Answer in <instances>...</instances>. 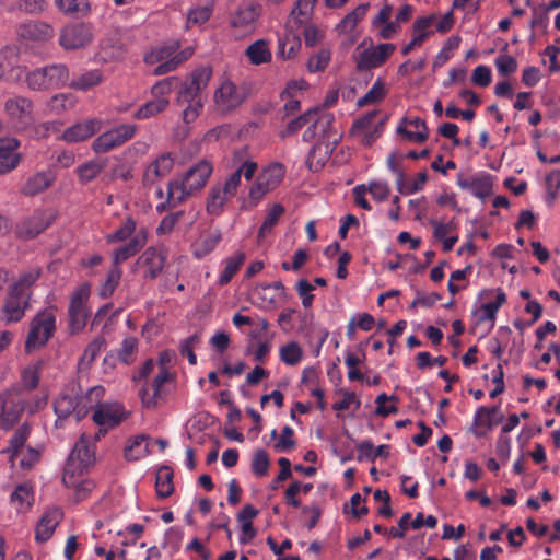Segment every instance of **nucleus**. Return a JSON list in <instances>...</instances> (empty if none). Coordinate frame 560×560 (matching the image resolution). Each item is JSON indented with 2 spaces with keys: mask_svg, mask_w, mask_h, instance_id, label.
Wrapping results in <instances>:
<instances>
[{
  "mask_svg": "<svg viewBox=\"0 0 560 560\" xmlns=\"http://www.w3.org/2000/svg\"><path fill=\"white\" fill-rule=\"evenodd\" d=\"M213 98L218 110L230 113L246 100V92L244 88L237 86L229 79H224L215 90Z\"/></svg>",
  "mask_w": 560,
  "mask_h": 560,
  "instance_id": "obj_10",
  "label": "nucleus"
},
{
  "mask_svg": "<svg viewBox=\"0 0 560 560\" xmlns=\"http://www.w3.org/2000/svg\"><path fill=\"white\" fill-rule=\"evenodd\" d=\"M498 412V406L479 407L474 417V425L476 427V429L474 430V434L478 438L485 436L487 430L491 429L495 423L501 422L503 420L502 415L497 420H494V416Z\"/></svg>",
  "mask_w": 560,
  "mask_h": 560,
  "instance_id": "obj_24",
  "label": "nucleus"
},
{
  "mask_svg": "<svg viewBox=\"0 0 560 560\" xmlns=\"http://www.w3.org/2000/svg\"><path fill=\"white\" fill-rule=\"evenodd\" d=\"M34 500L33 488L27 483L19 485L11 494V502L19 512L28 510Z\"/></svg>",
  "mask_w": 560,
  "mask_h": 560,
  "instance_id": "obj_42",
  "label": "nucleus"
},
{
  "mask_svg": "<svg viewBox=\"0 0 560 560\" xmlns=\"http://www.w3.org/2000/svg\"><path fill=\"white\" fill-rule=\"evenodd\" d=\"M80 477L81 476H72L71 482L63 481L66 487L74 489L77 501L85 500L95 488L94 481L89 479L81 480Z\"/></svg>",
  "mask_w": 560,
  "mask_h": 560,
  "instance_id": "obj_58",
  "label": "nucleus"
},
{
  "mask_svg": "<svg viewBox=\"0 0 560 560\" xmlns=\"http://www.w3.org/2000/svg\"><path fill=\"white\" fill-rule=\"evenodd\" d=\"M42 68L45 72L46 82L48 84L49 90L60 89L68 85L70 79V71L67 65L51 63Z\"/></svg>",
  "mask_w": 560,
  "mask_h": 560,
  "instance_id": "obj_33",
  "label": "nucleus"
},
{
  "mask_svg": "<svg viewBox=\"0 0 560 560\" xmlns=\"http://www.w3.org/2000/svg\"><path fill=\"white\" fill-rule=\"evenodd\" d=\"M285 174V170L280 163H271L265 167L257 178L268 186L271 190L276 189L282 182Z\"/></svg>",
  "mask_w": 560,
  "mask_h": 560,
  "instance_id": "obj_39",
  "label": "nucleus"
},
{
  "mask_svg": "<svg viewBox=\"0 0 560 560\" xmlns=\"http://www.w3.org/2000/svg\"><path fill=\"white\" fill-rule=\"evenodd\" d=\"M236 176L226 178L223 184L213 185L208 194L206 209L211 215H219L223 212L224 206L231 200L237 191Z\"/></svg>",
  "mask_w": 560,
  "mask_h": 560,
  "instance_id": "obj_12",
  "label": "nucleus"
},
{
  "mask_svg": "<svg viewBox=\"0 0 560 560\" xmlns=\"http://www.w3.org/2000/svg\"><path fill=\"white\" fill-rule=\"evenodd\" d=\"M122 270L120 267L113 266L107 273L105 282L100 288V296L107 299L113 295L121 279Z\"/></svg>",
  "mask_w": 560,
  "mask_h": 560,
  "instance_id": "obj_57",
  "label": "nucleus"
},
{
  "mask_svg": "<svg viewBox=\"0 0 560 560\" xmlns=\"http://www.w3.org/2000/svg\"><path fill=\"white\" fill-rule=\"evenodd\" d=\"M137 129L138 127L135 124H122L109 129L94 139L92 150L102 154L121 147L135 137Z\"/></svg>",
  "mask_w": 560,
  "mask_h": 560,
  "instance_id": "obj_7",
  "label": "nucleus"
},
{
  "mask_svg": "<svg viewBox=\"0 0 560 560\" xmlns=\"http://www.w3.org/2000/svg\"><path fill=\"white\" fill-rule=\"evenodd\" d=\"M62 518L60 509H50L40 517L35 530V538L37 541H47L54 534L56 526Z\"/></svg>",
  "mask_w": 560,
  "mask_h": 560,
  "instance_id": "obj_25",
  "label": "nucleus"
},
{
  "mask_svg": "<svg viewBox=\"0 0 560 560\" xmlns=\"http://www.w3.org/2000/svg\"><path fill=\"white\" fill-rule=\"evenodd\" d=\"M33 102L25 96H13L4 102V113L15 128L25 129L33 121Z\"/></svg>",
  "mask_w": 560,
  "mask_h": 560,
  "instance_id": "obj_11",
  "label": "nucleus"
},
{
  "mask_svg": "<svg viewBox=\"0 0 560 560\" xmlns=\"http://www.w3.org/2000/svg\"><path fill=\"white\" fill-rule=\"evenodd\" d=\"M20 142L15 138H1L0 139V175L14 170L20 162V156L16 153Z\"/></svg>",
  "mask_w": 560,
  "mask_h": 560,
  "instance_id": "obj_21",
  "label": "nucleus"
},
{
  "mask_svg": "<svg viewBox=\"0 0 560 560\" xmlns=\"http://www.w3.org/2000/svg\"><path fill=\"white\" fill-rule=\"evenodd\" d=\"M54 215L46 210H35L18 223L15 233L19 237L31 240L44 232L52 222Z\"/></svg>",
  "mask_w": 560,
  "mask_h": 560,
  "instance_id": "obj_13",
  "label": "nucleus"
},
{
  "mask_svg": "<svg viewBox=\"0 0 560 560\" xmlns=\"http://www.w3.org/2000/svg\"><path fill=\"white\" fill-rule=\"evenodd\" d=\"M173 469L170 466H161L155 475V490L160 499H166L174 492Z\"/></svg>",
  "mask_w": 560,
  "mask_h": 560,
  "instance_id": "obj_36",
  "label": "nucleus"
},
{
  "mask_svg": "<svg viewBox=\"0 0 560 560\" xmlns=\"http://www.w3.org/2000/svg\"><path fill=\"white\" fill-rule=\"evenodd\" d=\"M90 296V285L83 284L75 290L71 296L68 316H69V331L71 335H77L82 331L86 325L89 317L88 299Z\"/></svg>",
  "mask_w": 560,
  "mask_h": 560,
  "instance_id": "obj_8",
  "label": "nucleus"
},
{
  "mask_svg": "<svg viewBox=\"0 0 560 560\" xmlns=\"http://www.w3.org/2000/svg\"><path fill=\"white\" fill-rule=\"evenodd\" d=\"M129 416L120 402H101L93 412V421L101 427L115 428Z\"/></svg>",
  "mask_w": 560,
  "mask_h": 560,
  "instance_id": "obj_15",
  "label": "nucleus"
},
{
  "mask_svg": "<svg viewBox=\"0 0 560 560\" xmlns=\"http://www.w3.org/2000/svg\"><path fill=\"white\" fill-rule=\"evenodd\" d=\"M428 180L427 172H420L417 174L412 183L406 182V176L396 180V188L402 195H411L422 190L425 182Z\"/></svg>",
  "mask_w": 560,
  "mask_h": 560,
  "instance_id": "obj_56",
  "label": "nucleus"
},
{
  "mask_svg": "<svg viewBox=\"0 0 560 560\" xmlns=\"http://www.w3.org/2000/svg\"><path fill=\"white\" fill-rule=\"evenodd\" d=\"M174 167V158L170 152L162 153L151 162L143 173V185L153 186L158 179L167 176Z\"/></svg>",
  "mask_w": 560,
  "mask_h": 560,
  "instance_id": "obj_18",
  "label": "nucleus"
},
{
  "mask_svg": "<svg viewBox=\"0 0 560 560\" xmlns=\"http://www.w3.org/2000/svg\"><path fill=\"white\" fill-rule=\"evenodd\" d=\"M318 115V109H310L306 113L300 115L299 117L292 119L287 127L280 131L279 136L281 138H288L299 130H301L305 125L310 124L314 120V118Z\"/></svg>",
  "mask_w": 560,
  "mask_h": 560,
  "instance_id": "obj_51",
  "label": "nucleus"
},
{
  "mask_svg": "<svg viewBox=\"0 0 560 560\" xmlns=\"http://www.w3.org/2000/svg\"><path fill=\"white\" fill-rule=\"evenodd\" d=\"M40 277V269L34 268L22 272L18 280L11 283L0 308V320L5 325L18 323L30 308L32 288Z\"/></svg>",
  "mask_w": 560,
  "mask_h": 560,
  "instance_id": "obj_2",
  "label": "nucleus"
},
{
  "mask_svg": "<svg viewBox=\"0 0 560 560\" xmlns=\"http://www.w3.org/2000/svg\"><path fill=\"white\" fill-rule=\"evenodd\" d=\"M358 451L359 462L363 460L364 458L374 460L377 457H387L389 455V445L382 444L378 445L377 447H374L371 441L365 440L358 445Z\"/></svg>",
  "mask_w": 560,
  "mask_h": 560,
  "instance_id": "obj_47",
  "label": "nucleus"
},
{
  "mask_svg": "<svg viewBox=\"0 0 560 560\" xmlns=\"http://www.w3.org/2000/svg\"><path fill=\"white\" fill-rule=\"evenodd\" d=\"M313 489V483H301L300 481H293L288 489L284 491V500L287 504L299 508L301 501L298 499V494L303 492L307 494Z\"/></svg>",
  "mask_w": 560,
  "mask_h": 560,
  "instance_id": "obj_63",
  "label": "nucleus"
},
{
  "mask_svg": "<svg viewBox=\"0 0 560 560\" xmlns=\"http://www.w3.org/2000/svg\"><path fill=\"white\" fill-rule=\"evenodd\" d=\"M284 207L280 203H275L272 207L267 211L265 221L262 222L259 232H258V238L265 237L267 234H269L275 225L277 224L280 217L284 213Z\"/></svg>",
  "mask_w": 560,
  "mask_h": 560,
  "instance_id": "obj_53",
  "label": "nucleus"
},
{
  "mask_svg": "<svg viewBox=\"0 0 560 560\" xmlns=\"http://www.w3.org/2000/svg\"><path fill=\"white\" fill-rule=\"evenodd\" d=\"M42 362L26 365L21 372V383L12 386L10 392L20 394L21 390H34L40 380Z\"/></svg>",
  "mask_w": 560,
  "mask_h": 560,
  "instance_id": "obj_34",
  "label": "nucleus"
},
{
  "mask_svg": "<svg viewBox=\"0 0 560 560\" xmlns=\"http://www.w3.org/2000/svg\"><path fill=\"white\" fill-rule=\"evenodd\" d=\"M136 226V221L130 217L127 218L115 232L106 236V242L109 244L125 242L132 236Z\"/></svg>",
  "mask_w": 560,
  "mask_h": 560,
  "instance_id": "obj_59",
  "label": "nucleus"
},
{
  "mask_svg": "<svg viewBox=\"0 0 560 560\" xmlns=\"http://www.w3.org/2000/svg\"><path fill=\"white\" fill-rule=\"evenodd\" d=\"M94 452L90 443L82 436L71 451L63 469L62 481L71 482L72 476H82L93 464Z\"/></svg>",
  "mask_w": 560,
  "mask_h": 560,
  "instance_id": "obj_6",
  "label": "nucleus"
},
{
  "mask_svg": "<svg viewBox=\"0 0 560 560\" xmlns=\"http://www.w3.org/2000/svg\"><path fill=\"white\" fill-rule=\"evenodd\" d=\"M396 50V45L392 43H382L374 47L359 52L357 58V69L360 71L372 70L383 66Z\"/></svg>",
  "mask_w": 560,
  "mask_h": 560,
  "instance_id": "obj_14",
  "label": "nucleus"
},
{
  "mask_svg": "<svg viewBox=\"0 0 560 560\" xmlns=\"http://www.w3.org/2000/svg\"><path fill=\"white\" fill-rule=\"evenodd\" d=\"M148 439L149 436L144 434L137 435L131 443L125 447V458L129 462H136L145 457L150 453L149 444L145 443Z\"/></svg>",
  "mask_w": 560,
  "mask_h": 560,
  "instance_id": "obj_41",
  "label": "nucleus"
},
{
  "mask_svg": "<svg viewBox=\"0 0 560 560\" xmlns=\"http://www.w3.org/2000/svg\"><path fill=\"white\" fill-rule=\"evenodd\" d=\"M213 172L210 161L202 159L190 166L180 178L167 183L166 199L156 206V211L162 213L177 207L188 197L200 191L207 184Z\"/></svg>",
  "mask_w": 560,
  "mask_h": 560,
  "instance_id": "obj_1",
  "label": "nucleus"
},
{
  "mask_svg": "<svg viewBox=\"0 0 560 560\" xmlns=\"http://www.w3.org/2000/svg\"><path fill=\"white\" fill-rule=\"evenodd\" d=\"M301 48V39L298 35L292 32H287L278 40V52L277 55L283 59L293 58Z\"/></svg>",
  "mask_w": 560,
  "mask_h": 560,
  "instance_id": "obj_40",
  "label": "nucleus"
},
{
  "mask_svg": "<svg viewBox=\"0 0 560 560\" xmlns=\"http://www.w3.org/2000/svg\"><path fill=\"white\" fill-rule=\"evenodd\" d=\"M22 411L23 405L12 404L8 406L7 402L3 401L1 405L0 427L3 430L11 429L19 421Z\"/></svg>",
  "mask_w": 560,
  "mask_h": 560,
  "instance_id": "obj_50",
  "label": "nucleus"
},
{
  "mask_svg": "<svg viewBox=\"0 0 560 560\" xmlns=\"http://www.w3.org/2000/svg\"><path fill=\"white\" fill-rule=\"evenodd\" d=\"M434 22V14L417 18L412 24L411 34L416 37L422 36L421 40L425 42L433 34L431 27Z\"/></svg>",
  "mask_w": 560,
  "mask_h": 560,
  "instance_id": "obj_62",
  "label": "nucleus"
},
{
  "mask_svg": "<svg viewBox=\"0 0 560 560\" xmlns=\"http://www.w3.org/2000/svg\"><path fill=\"white\" fill-rule=\"evenodd\" d=\"M409 128L399 126L397 132L405 136L409 141L422 143L428 139V127L423 119L419 117L405 119Z\"/></svg>",
  "mask_w": 560,
  "mask_h": 560,
  "instance_id": "obj_35",
  "label": "nucleus"
},
{
  "mask_svg": "<svg viewBox=\"0 0 560 560\" xmlns=\"http://www.w3.org/2000/svg\"><path fill=\"white\" fill-rule=\"evenodd\" d=\"M18 35L22 40L40 44L50 40L55 35V31L46 22L31 21L19 26Z\"/></svg>",
  "mask_w": 560,
  "mask_h": 560,
  "instance_id": "obj_16",
  "label": "nucleus"
},
{
  "mask_svg": "<svg viewBox=\"0 0 560 560\" xmlns=\"http://www.w3.org/2000/svg\"><path fill=\"white\" fill-rule=\"evenodd\" d=\"M77 407L74 389L72 388L71 393L69 390L62 392L54 402V410L57 416L56 425L61 427L62 421L71 415L77 417Z\"/></svg>",
  "mask_w": 560,
  "mask_h": 560,
  "instance_id": "obj_28",
  "label": "nucleus"
},
{
  "mask_svg": "<svg viewBox=\"0 0 560 560\" xmlns=\"http://www.w3.org/2000/svg\"><path fill=\"white\" fill-rule=\"evenodd\" d=\"M139 341L133 336H128L121 341V346L117 351L118 359L126 365L133 363Z\"/></svg>",
  "mask_w": 560,
  "mask_h": 560,
  "instance_id": "obj_54",
  "label": "nucleus"
},
{
  "mask_svg": "<svg viewBox=\"0 0 560 560\" xmlns=\"http://www.w3.org/2000/svg\"><path fill=\"white\" fill-rule=\"evenodd\" d=\"M168 104V100H156L153 97V100L145 102L135 112L133 118L144 120L154 117L164 112Z\"/></svg>",
  "mask_w": 560,
  "mask_h": 560,
  "instance_id": "obj_43",
  "label": "nucleus"
},
{
  "mask_svg": "<svg viewBox=\"0 0 560 560\" xmlns=\"http://www.w3.org/2000/svg\"><path fill=\"white\" fill-rule=\"evenodd\" d=\"M317 0H296L294 8L292 9L288 26H303L310 23L313 18L314 7Z\"/></svg>",
  "mask_w": 560,
  "mask_h": 560,
  "instance_id": "obj_31",
  "label": "nucleus"
},
{
  "mask_svg": "<svg viewBox=\"0 0 560 560\" xmlns=\"http://www.w3.org/2000/svg\"><path fill=\"white\" fill-rule=\"evenodd\" d=\"M179 84V79L177 77H167L158 81L151 88V95L156 100H168L167 95L172 92V90Z\"/></svg>",
  "mask_w": 560,
  "mask_h": 560,
  "instance_id": "obj_64",
  "label": "nucleus"
},
{
  "mask_svg": "<svg viewBox=\"0 0 560 560\" xmlns=\"http://www.w3.org/2000/svg\"><path fill=\"white\" fill-rule=\"evenodd\" d=\"M335 118L332 114H322L316 116L310 126L304 130L302 139L305 142H311L315 139L317 129L320 128L323 132L334 122Z\"/></svg>",
  "mask_w": 560,
  "mask_h": 560,
  "instance_id": "obj_48",
  "label": "nucleus"
},
{
  "mask_svg": "<svg viewBox=\"0 0 560 560\" xmlns=\"http://www.w3.org/2000/svg\"><path fill=\"white\" fill-rule=\"evenodd\" d=\"M104 168V164L98 161H89L78 166L77 175L82 184H86L95 179Z\"/></svg>",
  "mask_w": 560,
  "mask_h": 560,
  "instance_id": "obj_60",
  "label": "nucleus"
},
{
  "mask_svg": "<svg viewBox=\"0 0 560 560\" xmlns=\"http://www.w3.org/2000/svg\"><path fill=\"white\" fill-rule=\"evenodd\" d=\"M106 340L103 336H97L94 338L84 349L82 355L80 357L79 364L83 369H88L95 361L96 357L101 353V351L105 348Z\"/></svg>",
  "mask_w": 560,
  "mask_h": 560,
  "instance_id": "obj_45",
  "label": "nucleus"
},
{
  "mask_svg": "<svg viewBox=\"0 0 560 560\" xmlns=\"http://www.w3.org/2000/svg\"><path fill=\"white\" fill-rule=\"evenodd\" d=\"M145 243L147 232L141 230L133 235L128 243L114 250L113 266L119 267L120 264L133 257L144 247Z\"/></svg>",
  "mask_w": 560,
  "mask_h": 560,
  "instance_id": "obj_22",
  "label": "nucleus"
},
{
  "mask_svg": "<svg viewBox=\"0 0 560 560\" xmlns=\"http://www.w3.org/2000/svg\"><path fill=\"white\" fill-rule=\"evenodd\" d=\"M101 119H86L65 129L61 139L68 143L81 142L97 133L101 130Z\"/></svg>",
  "mask_w": 560,
  "mask_h": 560,
  "instance_id": "obj_17",
  "label": "nucleus"
},
{
  "mask_svg": "<svg viewBox=\"0 0 560 560\" xmlns=\"http://www.w3.org/2000/svg\"><path fill=\"white\" fill-rule=\"evenodd\" d=\"M244 261H245L244 253H236L234 256L228 257L225 259V267L219 277V284H221V285L228 284L232 280V278L236 275V272L240 270V268L244 264Z\"/></svg>",
  "mask_w": 560,
  "mask_h": 560,
  "instance_id": "obj_46",
  "label": "nucleus"
},
{
  "mask_svg": "<svg viewBox=\"0 0 560 560\" xmlns=\"http://www.w3.org/2000/svg\"><path fill=\"white\" fill-rule=\"evenodd\" d=\"M18 78L25 75V82L27 88L32 91H48V84L43 68H36L32 71H27L25 67H16Z\"/></svg>",
  "mask_w": 560,
  "mask_h": 560,
  "instance_id": "obj_37",
  "label": "nucleus"
},
{
  "mask_svg": "<svg viewBox=\"0 0 560 560\" xmlns=\"http://www.w3.org/2000/svg\"><path fill=\"white\" fill-rule=\"evenodd\" d=\"M221 240L222 234L219 229L202 231L191 245L194 256L198 259L206 257L215 249Z\"/></svg>",
  "mask_w": 560,
  "mask_h": 560,
  "instance_id": "obj_20",
  "label": "nucleus"
},
{
  "mask_svg": "<svg viewBox=\"0 0 560 560\" xmlns=\"http://www.w3.org/2000/svg\"><path fill=\"white\" fill-rule=\"evenodd\" d=\"M179 47L178 42H171L152 49L144 56L145 63H159L152 71L154 75H163L174 71L192 56L194 49L191 47L182 50H179Z\"/></svg>",
  "mask_w": 560,
  "mask_h": 560,
  "instance_id": "obj_4",
  "label": "nucleus"
},
{
  "mask_svg": "<svg viewBox=\"0 0 560 560\" xmlns=\"http://www.w3.org/2000/svg\"><path fill=\"white\" fill-rule=\"evenodd\" d=\"M105 389L103 386L91 387L84 395H75L77 421L85 418L90 410L98 408L104 397Z\"/></svg>",
  "mask_w": 560,
  "mask_h": 560,
  "instance_id": "obj_23",
  "label": "nucleus"
},
{
  "mask_svg": "<svg viewBox=\"0 0 560 560\" xmlns=\"http://www.w3.org/2000/svg\"><path fill=\"white\" fill-rule=\"evenodd\" d=\"M386 96V89L384 82L381 79H377L372 88L358 100L357 106L364 107L370 104L378 103Z\"/></svg>",
  "mask_w": 560,
  "mask_h": 560,
  "instance_id": "obj_55",
  "label": "nucleus"
},
{
  "mask_svg": "<svg viewBox=\"0 0 560 560\" xmlns=\"http://www.w3.org/2000/svg\"><path fill=\"white\" fill-rule=\"evenodd\" d=\"M279 358L284 364L294 366L303 359L302 347L296 341H290L279 349Z\"/></svg>",
  "mask_w": 560,
  "mask_h": 560,
  "instance_id": "obj_49",
  "label": "nucleus"
},
{
  "mask_svg": "<svg viewBox=\"0 0 560 560\" xmlns=\"http://www.w3.org/2000/svg\"><path fill=\"white\" fill-rule=\"evenodd\" d=\"M31 434V427L27 423L19 427L11 439L9 440V445L7 448L2 450V454L7 455L9 463L11 466L14 465L15 458L23 452L24 445L28 440Z\"/></svg>",
  "mask_w": 560,
  "mask_h": 560,
  "instance_id": "obj_27",
  "label": "nucleus"
},
{
  "mask_svg": "<svg viewBox=\"0 0 560 560\" xmlns=\"http://www.w3.org/2000/svg\"><path fill=\"white\" fill-rule=\"evenodd\" d=\"M56 330V315L52 307L36 314L30 324V331L25 341V350L32 352L44 347Z\"/></svg>",
  "mask_w": 560,
  "mask_h": 560,
  "instance_id": "obj_5",
  "label": "nucleus"
},
{
  "mask_svg": "<svg viewBox=\"0 0 560 560\" xmlns=\"http://www.w3.org/2000/svg\"><path fill=\"white\" fill-rule=\"evenodd\" d=\"M369 9V3L359 4L351 12H349L336 26L338 33L349 34L363 20Z\"/></svg>",
  "mask_w": 560,
  "mask_h": 560,
  "instance_id": "obj_38",
  "label": "nucleus"
},
{
  "mask_svg": "<svg viewBox=\"0 0 560 560\" xmlns=\"http://www.w3.org/2000/svg\"><path fill=\"white\" fill-rule=\"evenodd\" d=\"M138 261L145 267L144 277L152 280L162 272L165 265V257L156 248L149 247L140 256Z\"/></svg>",
  "mask_w": 560,
  "mask_h": 560,
  "instance_id": "obj_26",
  "label": "nucleus"
},
{
  "mask_svg": "<svg viewBox=\"0 0 560 560\" xmlns=\"http://www.w3.org/2000/svg\"><path fill=\"white\" fill-rule=\"evenodd\" d=\"M93 37V26L90 23H71L60 31L59 45L66 50H75L88 46Z\"/></svg>",
  "mask_w": 560,
  "mask_h": 560,
  "instance_id": "obj_9",
  "label": "nucleus"
},
{
  "mask_svg": "<svg viewBox=\"0 0 560 560\" xmlns=\"http://www.w3.org/2000/svg\"><path fill=\"white\" fill-rule=\"evenodd\" d=\"M211 77L212 68L202 66L195 69L185 82H179L176 102L184 107L185 122L194 121L202 110L205 103L202 91L208 86Z\"/></svg>",
  "mask_w": 560,
  "mask_h": 560,
  "instance_id": "obj_3",
  "label": "nucleus"
},
{
  "mask_svg": "<svg viewBox=\"0 0 560 560\" xmlns=\"http://www.w3.org/2000/svg\"><path fill=\"white\" fill-rule=\"evenodd\" d=\"M101 50H102V58L104 60H115L122 56L124 49L120 44V40L117 37L114 38H104L101 40Z\"/></svg>",
  "mask_w": 560,
  "mask_h": 560,
  "instance_id": "obj_61",
  "label": "nucleus"
},
{
  "mask_svg": "<svg viewBox=\"0 0 560 560\" xmlns=\"http://www.w3.org/2000/svg\"><path fill=\"white\" fill-rule=\"evenodd\" d=\"M104 80L103 71L100 69L86 70L73 75L68 86L77 91H89L100 85Z\"/></svg>",
  "mask_w": 560,
  "mask_h": 560,
  "instance_id": "obj_32",
  "label": "nucleus"
},
{
  "mask_svg": "<svg viewBox=\"0 0 560 560\" xmlns=\"http://www.w3.org/2000/svg\"><path fill=\"white\" fill-rule=\"evenodd\" d=\"M54 182L55 175L51 172H37L25 180L21 187V192L24 196H35L49 188Z\"/></svg>",
  "mask_w": 560,
  "mask_h": 560,
  "instance_id": "obj_29",
  "label": "nucleus"
},
{
  "mask_svg": "<svg viewBox=\"0 0 560 560\" xmlns=\"http://www.w3.org/2000/svg\"><path fill=\"white\" fill-rule=\"evenodd\" d=\"M245 54L253 65L269 62L271 59V52L269 50L268 43L264 39L256 40L249 45L246 48Z\"/></svg>",
  "mask_w": 560,
  "mask_h": 560,
  "instance_id": "obj_44",
  "label": "nucleus"
},
{
  "mask_svg": "<svg viewBox=\"0 0 560 560\" xmlns=\"http://www.w3.org/2000/svg\"><path fill=\"white\" fill-rule=\"evenodd\" d=\"M213 12V3L191 8L187 14V27L205 24Z\"/></svg>",
  "mask_w": 560,
  "mask_h": 560,
  "instance_id": "obj_52",
  "label": "nucleus"
},
{
  "mask_svg": "<svg viewBox=\"0 0 560 560\" xmlns=\"http://www.w3.org/2000/svg\"><path fill=\"white\" fill-rule=\"evenodd\" d=\"M170 378L171 373L167 366H161L159 374L154 377L151 385L152 394H150V390L147 387H143L140 390V397L144 407L153 408L156 406V398L160 397L161 388L167 381H170Z\"/></svg>",
  "mask_w": 560,
  "mask_h": 560,
  "instance_id": "obj_30",
  "label": "nucleus"
},
{
  "mask_svg": "<svg viewBox=\"0 0 560 560\" xmlns=\"http://www.w3.org/2000/svg\"><path fill=\"white\" fill-rule=\"evenodd\" d=\"M260 14V7L255 3H247L241 5L230 16V25L233 28L241 30L243 32L253 31L255 23Z\"/></svg>",
  "mask_w": 560,
  "mask_h": 560,
  "instance_id": "obj_19",
  "label": "nucleus"
}]
</instances>
